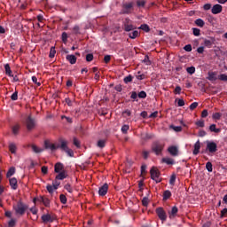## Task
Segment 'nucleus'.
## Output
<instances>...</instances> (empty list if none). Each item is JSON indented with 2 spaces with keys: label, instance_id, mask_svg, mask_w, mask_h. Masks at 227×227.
<instances>
[{
  "label": "nucleus",
  "instance_id": "obj_1",
  "mask_svg": "<svg viewBox=\"0 0 227 227\" xmlns=\"http://www.w3.org/2000/svg\"><path fill=\"white\" fill-rule=\"evenodd\" d=\"M27 208V205L24 204L22 201H19L16 205L13 206L15 215H24Z\"/></svg>",
  "mask_w": 227,
  "mask_h": 227
},
{
  "label": "nucleus",
  "instance_id": "obj_2",
  "mask_svg": "<svg viewBox=\"0 0 227 227\" xmlns=\"http://www.w3.org/2000/svg\"><path fill=\"white\" fill-rule=\"evenodd\" d=\"M162 150H164V144L160 141H154L152 145V152L155 153V155H160L162 153Z\"/></svg>",
  "mask_w": 227,
  "mask_h": 227
},
{
  "label": "nucleus",
  "instance_id": "obj_3",
  "mask_svg": "<svg viewBox=\"0 0 227 227\" xmlns=\"http://www.w3.org/2000/svg\"><path fill=\"white\" fill-rule=\"evenodd\" d=\"M151 173V178L152 180H154L156 184H160L162 182V179H160V172L157 168L153 167L150 170Z\"/></svg>",
  "mask_w": 227,
  "mask_h": 227
},
{
  "label": "nucleus",
  "instance_id": "obj_4",
  "mask_svg": "<svg viewBox=\"0 0 227 227\" xmlns=\"http://www.w3.org/2000/svg\"><path fill=\"white\" fill-rule=\"evenodd\" d=\"M26 127L27 130L31 131L36 127V119L32 118L31 115H28L26 119Z\"/></svg>",
  "mask_w": 227,
  "mask_h": 227
},
{
  "label": "nucleus",
  "instance_id": "obj_5",
  "mask_svg": "<svg viewBox=\"0 0 227 227\" xmlns=\"http://www.w3.org/2000/svg\"><path fill=\"white\" fill-rule=\"evenodd\" d=\"M206 152H208V153H215V152H217V144H215V142L207 141Z\"/></svg>",
  "mask_w": 227,
  "mask_h": 227
},
{
  "label": "nucleus",
  "instance_id": "obj_6",
  "mask_svg": "<svg viewBox=\"0 0 227 227\" xmlns=\"http://www.w3.org/2000/svg\"><path fill=\"white\" fill-rule=\"evenodd\" d=\"M133 10H134V3L123 4L122 13L129 15V14L132 13Z\"/></svg>",
  "mask_w": 227,
  "mask_h": 227
},
{
  "label": "nucleus",
  "instance_id": "obj_7",
  "mask_svg": "<svg viewBox=\"0 0 227 227\" xmlns=\"http://www.w3.org/2000/svg\"><path fill=\"white\" fill-rule=\"evenodd\" d=\"M156 214H157L159 219H160V221H162V222H164V221H166V219H168L166 211H164V208H162V207L156 208Z\"/></svg>",
  "mask_w": 227,
  "mask_h": 227
},
{
  "label": "nucleus",
  "instance_id": "obj_8",
  "mask_svg": "<svg viewBox=\"0 0 227 227\" xmlns=\"http://www.w3.org/2000/svg\"><path fill=\"white\" fill-rule=\"evenodd\" d=\"M43 223L47 224V223H54L56 217L54 215H51V214L43 215L41 217Z\"/></svg>",
  "mask_w": 227,
  "mask_h": 227
},
{
  "label": "nucleus",
  "instance_id": "obj_9",
  "mask_svg": "<svg viewBox=\"0 0 227 227\" xmlns=\"http://www.w3.org/2000/svg\"><path fill=\"white\" fill-rule=\"evenodd\" d=\"M215 43V37H209L208 39L205 38L203 45L207 49H212V46Z\"/></svg>",
  "mask_w": 227,
  "mask_h": 227
},
{
  "label": "nucleus",
  "instance_id": "obj_10",
  "mask_svg": "<svg viewBox=\"0 0 227 227\" xmlns=\"http://www.w3.org/2000/svg\"><path fill=\"white\" fill-rule=\"evenodd\" d=\"M44 148L45 150H51V152H55V150H58L59 146H57L56 145L51 143L49 140L44 141Z\"/></svg>",
  "mask_w": 227,
  "mask_h": 227
},
{
  "label": "nucleus",
  "instance_id": "obj_11",
  "mask_svg": "<svg viewBox=\"0 0 227 227\" xmlns=\"http://www.w3.org/2000/svg\"><path fill=\"white\" fill-rule=\"evenodd\" d=\"M107 191H109V184L106 183L101 187H99V190H98L99 196H106V194H107Z\"/></svg>",
  "mask_w": 227,
  "mask_h": 227
},
{
  "label": "nucleus",
  "instance_id": "obj_12",
  "mask_svg": "<svg viewBox=\"0 0 227 227\" xmlns=\"http://www.w3.org/2000/svg\"><path fill=\"white\" fill-rule=\"evenodd\" d=\"M168 153L172 155V157H178V147L176 145H171L168 148Z\"/></svg>",
  "mask_w": 227,
  "mask_h": 227
},
{
  "label": "nucleus",
  "instance_id": "obj_13",
  "mask_svg": "<svg viewBox=\"0 0 227 227\" xmlns=\"http://www.w3.org/2000/svg\"><path fill=\"white\" fill-rule=\"evenodd\" d=\"M221 12H223V5L219 4H215L211 9V12L213 13V15H217L221 13Z\"/></svg>",
  "mask_w": 227,
  "mask_h": 227
},
{
  "label": "nucleus",
  "instance_id": "obj_14",
  "mask_svg": "<svg viewBox=\"0 0 227 227\" xmlns=\"http://www.w3.org/2000/svg\"><path fill=\"white\" fill-rule=\"evenodd\" d=\"M9 184L11 185V188L12 189V191H17V189H19V184H18V181L17 178L12 177L9 180Z\"/></svg>",
  "mask_w": 227,
  "mask_h": 227
},
{
  "label": "nucleus",
  "instance_id": "obj_15",
  "mask_svg": "<svg viewBox=\"0 0 227 227\" xmlns=\"http://www.w3.org/2000/svg\"><path fill=\"white\" fill-rule=\"evenodd\" d=\"M201 149V142H200V140H198L195 144H194V149H193V155H198V153H200V150Z\"/></svg>",
  "mask_w": 227,
  "mask_h": 227
},
{
  "label": "nucleus",
  "instance_id": "obj_16",
  "mask_svg": "<svg viewBox=\"0 0 227 227\" xmlns=\"http://www.w3.org/2000/svg\"><path fill=\"white\" fill-rule=\"evenodd\" d=\"M66 59L70 65H75L77 63V57L75 55H67Z\"/></svg>",
  "mask_w": 227,
  "mask_h": 227
},
{
  "label": "nucleus",
  "instance_id": "obj_17",
  "mask_svg": "<svg viewBox=\"0 0 227 227\" xmlns=\"http://www.w3.org/2000/svg\"><path fill=\"white\" fill-rule=\"evenodd\" d=\"M68 176V174H67V171L62 170L61 172H59V174L56 176L55 180H65Z\"/></svg>",
  "mask_w": 227,
  "mask_h": 227
},
{
  "label": "nucleus",
  "instance_id": "obj_18",
  "mask_svg": "<svg viewBox=\"0 0 227 227\" xmlns=\"http://www.w3.org/2000/svg\"><path fill=\"white\" fill-rule=\"evenodd\" d=\"M177 214H178V207L176 206H174L171 211L168 212L169 219H173V217H176Z\"/></svg>",
  "mask_w": 227,
  "mask_h": 227
},
{
  "label": "nucleus",
  "instance_id": "obj_19",
  "mask_svg": "<svg viewBox=\"0 0 227 227\" xmlns=\"http://www.w3.org/2000/svg\"><path fill=\"white\" fill-rule=\"evenodd\" d=\"M39 201H41L46 207H51V200L47 197H40Z\"/></svg>",
  "mask_w": 227,
  "mask_h": 227
},
{
  "label": "nucleus",
  "instance_id": "obj_20",
  "mask_svg": "<svg viewBox=\"0 0 227 227\" xmlns=\"http://www.w3.org/2000/svg\"><path fill=\"white\" fill-rule=\"evenodd\" d=\"M57 146H59V148H60V150H63V152H65L68 148V142L61 139L60 145H57Z\"/></svg>",
  "mask_w": 227,
  "mask_h": 227
},
{
  "label": "nucleus",
  "instance_id": "obj_21",
  "mask_svg": "<svg viewBox=\"0 0 227 227\" xmlns=\"http://www.w3.org/2000/svg\"><path fill=\"white\" fill-rule=\"evenodd\" d=\"M134 29H136V27H134V25L129 24V22L124 23V31L129 33L130 31H134Z\"/></svg>",
  "mask_w": 227,
  "mask_h": 227
},
{
  "label": "nucleus",
  "instance_id": "obj_22",
  "mask_svg": "<svg viewBox=\"0 0 227 227\" xmlns=\"http://www.w3.org/2000/svg\"><path fill=\"white\" fill-rule=\"evenodd\" d=\"M4 70L6 75H8L9 77H13V74L12 72V67H10V64L4 65Z\"/></svg>",
  "mask_w": 227,
  "mask_h": 227
},
{
  "label": "nucleus",
  "instance_id": "obj_23",
  "mask_svg": "<svg viewBox=\"0 0 227 227\" xmlns=\"http://www.w3.org/2000/svg\"><path fill=\"white\" fill-rule=\"evenodd\" d=\"M54 169L55 173H60L61 171H63V164L61 162L56 163Z\"/></svg>",
  "mask_w": 227,
  "mask_h": 227
},
{
  "label": "nucleus",
  "instance_id": "obj_24",
  "mask_svg": "<svg viewBox=\"0 0 227 227\" xmlns=\"http://www.w3.org/2000/svg\"><path fill=\"white\" fill-rule=\"evenodd\" d=\"M106 143H107V140L106 139H99L97 142L98 148H106Z\"/></svg>",
  "mask_w": 227,
  "mask_h": 227
},
{
  "label": "nucleus",
  "instance_id": "obj_25",
  "mask_svg": "<svg viewBox=\"0 0 227 227\" xmlns=\"http://www.w3.org/2000/svg\"><path fill=\"white\" fill-rule=\"evenodd\" d=\"M162 162L168 164V166H173V164H175V160L172 158H163Z\"/></svg>",
  "mask_w": 227,
  "mask_h": 227
},
{
  "label": "nucleus",
  "instance_id": "obj_26",
  "mask_svg": "<svg viewBox=\"0 0 227 227\" xmlns=\"http://www.w3.org/2000/svg\"><path fill=\"white\" fill-rule=\"evenodd\" d=\"M15 175V167H11L6 173V177L10 178Z\"/></svg>",
  "mask_w": 227,
  "mask_h": 227
},
{
  "label": "nucleus",
  "instance_id": "obj_27",
  "mask_svg": "<svg viewBox=\"0 0 227 227\" xmlns=\"http://www.w3.org/2000/svg\"><path fill=\"white\" fill-rule=\"evenodd\" d=\"M171 198V192L169 190H166L163 192V201H168Z\"/></svg>",
  "mask_w": 227,
  "mask_h": 227
},
{
  "label": "nucleus",
  "instance_id": "obj_28",
  "mask_svg": "<svg viewBox=\"0 0 227 227\" xmlns=\"http://www.w3.org/2000/svg\"><path fill=\"white\" fill-rule=\"evenodd\" d=\"M12 134H14V136H17V134H19V130H20V124H15L14 126H12Z\"/></svg>",
  "mask_w": 227,
  "mask_h": 227
},
{
  "label": "nucleus",
  "instance_id": "obj_29",
  "mask_svg": "<svg viewBox=\"0 0 227 227\" xmlns=\"http://www.w3.org/2000/svg\"><path fill=\"white\" fill-rule=\"evenodd\" d=\"M129 38H131V40H136V38H137V36H139V31L137 30H134L133 32L129 34Z\"/></svg>",
  "mask_w": 227,
  "mask_h": 227
},
{
  "label": "nucleus",
  "instance_id": "obj_30",
  "mask_svg": "<svg viewBox=\"0 0 227 227\" xmlns=\"http://www.w3.org/2000/svg\"><path fill=\"white\" fill-rule=\"evenodd\" d=\"M215 127H216L215 124H211L209 126V130L210 132H215V134H219V132H221V129H217Z\"/></svg>",
  "mask_w": 227,
  "mask_h": 227
},
{
  "label": "nucleus",
  "instance_id": "obj_31",
  "mask_svg": "<svg viewBox=\"0 0 227 227\" xmlns=\"http://www.w3.org/2000/svg\"><path fill=\"white\" fill-rule=\"evenodd\" d=\"M217 74H215V73H214V72H209L208 73V76H207V79H208V81H217V76H216Z\"/></svg>",
  "mask_w": 227,
  "mask_h": 227
},
{
  "label": "nucleus",
  "instance_id": "obj_32",
  "mask_svg": "<svg viewBox=\"0 0 227 227\" xmlns=\"http://www.w3.org/2000/svg\"><path fill=\"white\" fill-rule=\"evenodd\" d=\"M9 151L11 152V153H17V145H15V144L11 143L9 145Z\"/></svg>",
  "mask_w": 227,
  "mask_h": 227
},
{
  "label": "nucleus",
  "instance_id": "obj_33",
  "mask_svg": "<svg viewBox=\"0 0 227 227\" xmlns=\"http://www.w3.org/2000/svg\"><path fill=\"white\" fill-rule=\"evenodd\" d=\"M138 29H142V31H145V33H150V27L146 24H142Z\"/></svg>",
  "mask_w": 227,
  "mask_h": 227
},
{
  "label": "nucleus",
  "instance_id": "obj_34",
  "mask_svg": "<svg viewBox=\"0 0 227 227\" xmlns=\"http://www.w3.org/2000/svg\"><path fill=\"white\" fill-rule=\"evenodd\" d=\"M32 150L35 153H42V152H43V149L36 146L35 145H32Z\"/></svg>",
  "mask_w": 227,
  "mask_h": 227
},
{
  "label": "nucleus",
  "instance_id": "obj_35",
  "mask_svg": "<svg viewBox=\"0 0 227 227\" xmlns=\"http://www.w3.org/2000/svg\"><path fill=\"white\" fill-rule=\"evenodd\" d=\"M195 24L196 26H198L199 27H203L205 26V21L202 19H197L195 20Z\"/></svg>",
  "mask_w": 227,
  "mask_h": 227
},
{
  "label": "nucleus",
  "instance_id": "obj_36",
  "mask_svg": "<svg viewBox=\"0 0 227 227\" xmlns=\"http://www.w3.org/2000/svg\"><path fill=\"white\" fill-rule=\"evenodd\" d=\"M153 137H154V135L150 133H145L142 136V139H145V141L148 139H153Z\"/></svg>",
  "mask_w": 227,
  "mask_h": 227
},
{
  "label": "nucleus",
  "instance_id": "obj_37",
  "mask_svg": "<svg viewBox=\"0 0 227 227\" xmlns=\"http://www.w3.org/2000/svg\"><path fill=\"white\" fill-rule=\"evenodd\" d=\"M206 169H207V171H208V173H212V171H214V168H213L212 162L207 161L206 163Z\"/></svg>",
  "mask_w": 227,
  "mask_h": 227
},
{
  "label": "nucleus",
  "instance_id": "obj_38",
  "mask_svg": "<svg viewBox=\"0 0 227 227\" xmlns=\"http://www.w3.org/2000/svg\"><path fill=\"white\" fill-rule=\"evenodd\" d=\"M61 39L63 43H67V42H68V34H67V32H63L61 35Z\"/></svg>",
  "mask_w": 227,
  "mask_h": 227
},
{
  "label": "nucleus",
  "instance_id": "obj_39",
  "mask_svg": "<svg viewBox=\"0 0 227 227\" xmlns=\"http://www.w3.org/2000/svg\"><path fill=\"white\" fill-rule=\"evenodd\" d=\"M59 200H60V202L62 203V205H67V199L65 194H60Z\"/></svg>",
  "mask_w": 227,
  "mask_h": 227
},
{
  "label": "nucleus",
  "instance_id": "obj_40",
  "mask_svg": "<svg viewBox=\"0 0 227 227\" xmlns=\"http://www.w3.org/2000/svg\"><path fill=\"white\" fill-rule=\"evenodd\" d=\"M149 203H150V199H148V197H144L142 199V205H143V207H148Z\"/></svg>",
  "mask_w": 227,
  "mask_h": 227
},
{
  "label": "nucleus",
  "instance_id": "obj_41",
  "mask_svg": "<svg viewBox=\"0 0 227 227\" xmlns=\"http://www.w3.org/2000/svg\"><path fill=\"white\" fill-rule=\"evenodd\" d=\"M46 189H47V191H48V192H49L50 194H52V193L54 192V191H57V189L54 188V186H53V185H51V184H48V185L46 186Z\"/></svg>",
  "mask_w": 227,
  "mask_h": 227
},
{
  "label": "nucleus",
  "instance_id": "obj_42",
  "mask_svg": "<svg viewBox=\"0 0 227 227\" xmlns=\"http://www.w3.org/2000/svg\"><path fill=\"white\" fill-rule=\"evenodd\" d=\"M176 182V175L173 174L171 176H170V179H169V184L170 185H175V183Z\"/></svg>",
  "mask_w": 227,
  "mask_h": 227
},
{
  "label": "nucleus",
  "instance_id": "obj_43",
  "mask_svg": "<svg viewBox=\"0 0 227 227\" xmlns=\"http://www.w3.org/2000/svg\"><path fill=\"white\" fill-rule=\"evenodd\" d=\"M132 79H134V77L131 74H129L128 76L124 77L125 84H129V82H132Z\"/></svg>",
  "mask_w": 227,
  "mask_h": 227
},
{
  "label": "nucleus",
  "instance_id": "obj_44",
  "mask_svg": "<svg viewBox=\"0 0 227 227\" xmlns=\"http://www.w3.org/2000/svg\"><path fill=\"white\" fill-rule=\"evenodd\" d=\"M186 72L190 74V75H192L196 72V67H190L186 68Z\"/></svg>",
  "mask_w": 227,
  "mask_h": 227
},
{
  "label": "nucleus",
  "instance_id": "obj_45",
  "mask_svg": "<svg viewBox=\"0 0 227 227\" xmlns=\"http://www.w3.org/2000/svg\"><path fill=\"white\" fill-rule=\"evenodd\" d=\"M176 102H177L178 107H184V106H185V101H184V99L176 98Z\"/></svg>",
  "mask_w": 227,
  "mask_h": 227
},
{
  "label": "nucleus",
  "instance_id": "obj_46",
  "mask_svg": "<svg viewBox=\"0 0 227 227\" xmlns=\"http://www.w3.org/2000/svg\"><path fill=\"white\" fill-rule=\"evenodd\" d=\"M64 189H66V191H67V192H74V188H72V185H70V184H67L65 186H64Z\"/></svg>",
  "mask_w": 227,
  "mask_h": 227
},
{
  "label": "nucleus",
  "instance_id": "obj_47",
  "mask_svg": "<svg viewBox=\"0 0 227 227\" xmlns=\"http://www.w3.org/2000/svg\"><path fill=\"white\" fill-rule=\"evenodd\" d=\"M73 145H74L76 148H81V142H79V139H77V137H74Z\"/></svg>",
  "mask_w": 227,
  "mask_h": 227
},
{
  "label": "nucleus",
  "instance_id": "obj_48",
  "mask_svg": "<svg viewBox=\"0 0 227 227\" xmlns=\"http://www.w3.org/2000/svg\"><path fill=\"white\" fill-rule=\"evenodd\" d=\"M143 63H145V65L147 66L152 65V61H150V57H148V55L145 56V59H143Z\"/></svg>",
  "mask_w": 227,
  "mask_h": 227
},
{
  "label": "nucleus",
  "instance_id": "obj_49",
  "mask_svg": "<svg viewBox=\"0 0 227 227\" xmlns=\"http://www.w3.org/2000/svg\"><path fill=\"white\" fill-rule=\"evenodd\" d=\"M11 100H19V91H15L12 96H11Z\"/></svg>",
  "mask_w": 227,
  "mask_h": 227
},
{
  "label": "nucleus",
  "instance_id": "obj_50",
  "mask_svg": "<svg viewBox=\"0 0 227 227\" xmlns=\"http://www.w3.org/2000/svg\"><path fill=\"white\" fill-rule=\"evenodd\" d=\"M192 32H193L194 36H200L201 30H200V28L193 27Z\"/></svg>",
  "mask_w": 227,
  "mask_h": 227
},
{
  "label": "nucleus",
  "instance_id": "obj_51",
  "mask_svg": "<svg viewBox=\"0 0 227 227\" xmlns=\"http://www.w3.org/2000/svg\"><path fill=\"white\" fill-rule=\"evenodd\" d=\"M195 125H197V127H200L201 129H203V127H205V121L200 120L195 122Z\"/></svg>",
  "mask_w": 227,
  "mask_h": 227
},
{
  "label": "nucleus",
  "instance_id": "obj_52",
  "mask_svg": "<svg viewBox=\"0 0 227 227\" xmlns=\"http://www.w3.org/2000/svg\"><path fill=\"white\" fill-rule=\"evenodd\" d=\"M137 74H137L136 77H137V79L138 81H143L144 79L146 78V75H145V74H140L141 72H138Z\"/></svg>",
  "mask_w": 227,
  "mask_h": 227
},
{
  "label": "nucleus",
  "instance_id": "obj_53",
  "mask_svg": "<svg viewBox=\"0 0 227 227\" xmlns=\"http://www.w3.org/2000/svg\"><path fill=\"white\" fill-rule=\"evenodd\" d=\"M54 56H56V48L51 47V51H50V55H49V57H50V58H54Z\"/></svg>",
  "mask_w": 227,
  "mask_h": 227
},
{
  "label": "nucleus",
  "instance_id": "obj_54",
  "mask_svg": "<svg viewBox=\"0 0 227 227\" xmlns=\"http://www.w3.org/2000/svg\"><path fill=\"white\" fill-rule=\"evenodd\" d=\"M145 4H146V2H145V1H141V0H138V1H137V5L138 6V8H143V7H145Z\"/></svg>",
  "mask_w": 227,
  "mask_h": 227
},
{
  "label": "nucleus",
  "instance_id": "obj_55",
  "mask_svg": "<svg viewBox=\"0 0 227 227\" xmlns=\"http://www.w3.org/2000/svg\"><path fill=\"white\" fill-rule=\"evenodd\" d=\"M137 97H138L137 92L136 91L131 92L130 98H132L133 100H136V102H137Z\"/></svg>",
  "mask_w": 227,
  "mask_h": 227
},
{
  "label": "nucleus",
  "instance_id": "obj_56",
  "mask_svg": "<svg viewBox=\"0 0 227 227\" xmlns=\"http://www.w3.org/2000/svg\"><path fill=\"white\" fill-rule=\"evenodd\" d=\"M221 116H223V114L221 113H215L213 114V119L214 120H221Z\"/></svg>",
  "mask_w": 227,
  "mask_h": 227
},
{
  "label": "nucleus",
  "instance_id": "obj_57",
  "mask_svg": "<svg viewBox=\"0 0 227 227\" xmlns=\"http://www.w3.org/2000/svg\"><path fill=\"white\" fill-rule=\"evenodd\" d=\"M129 125H123V126L121 127V132H122V134H127V132H129Z\"/></svg>",
  "mask_w": 227,
  "mask_h": 227
},
{
  "label": "nucleus",
  "instance_id": "obj_58",
  "mask_svg": "<svg viewBox=\"0 0 227 227\" xmlns=\"http://www.w3.org/2000/svg\"><path fill=\"white\" fill-rule=\"evenodd\" d=\"M138 98H146V92L145 90H141L138 93Z\"/></svg>",
  "mask_w": 227,
  "mask_h": 227
},
{
  "label": "nucleus",
  "instance_id": "obj_59",
  "mask_svg": "<svg viewBox=\"0 0 227 227\" xmlns=\"http://www.w3.org/2000/svg\"><path fill=\"white\" fill-rule=\"evenodd\" d=\"M65 152L69 157H74V151L72 149L67 148Z\"/></svg>",
  "mask_w": 227,
  "mask_h": 227
},
{
  "label": "nucleus",
  "instance_id": "obj_60",
  "mask_svg": "<svg viewBox=\"0 0 227 227\" xmlns=\"http://www.w3.org/2000/svg\"><path fill=\"white\" fill-rule=\"evenodd\" d=\"M92 59H93V54L92 53H88L86 55V61H88L90 63V62H91Z\"/></svg>",
  "mask_w": 227,
  "mask_h": 227
},
{
  "label": "nucleus",
  "instance_id": "obj_61",
  "mask_svg": "<svg viewBox=\"0 0 227 227\" xmlns=\"http://www.w3.org/2000/svg\"><path fill=\"white\" fill-rule=\"evenodd\" d=\"M220 217H227V208H223L222 211H221V215H220Z\"/></svg>",
  "mask_w": 227,
  "mask_h": 227
},
{
  "label": "nucleus",
  "instance_id": "obj_62",
  "mask_svg": "<svg viewBox=\"0 0 227 227\" xmlns=\"http://www.w3.org/2000/svg\"><path fill=\"white\" fill-rule=\"evenodd\" d=\"M16 221L15 219H11L8 223V227H15Z\"/></svg>",
  "mask_w": 227,
  "mask_h": 227
},
{
  "label": "nucleus",
  "instance_id": "obj_63",
  "mask_svg": "<svg viewBox=\"0 0 227 227\" xmlns=\"http://www.w3.org/2000/svg\"><path fill=\"white\" fill-rule=\"evenodd\" d=\"M196 107H198V102H193L190 105L191 111H194V109H196Z\"/></svg>",
  "mask_w": 227,
  "mask_h": 227
},
{
  "label": "nucleus",
  "instance_id": "obj_64",
  "mask_svg": "<svg viewBox=\"0 0 227 227\" xmlns=\"http://www.w3.org/2000/svg\"><path fill=\"white\" fill-rule=\"evenodd\" d=\"M218 79H219L220 81H225V82H227V74H222L219 75Z\"/></svg>",
  "mask_w": 227,
  "mask_h": 227
}]
</instances>
